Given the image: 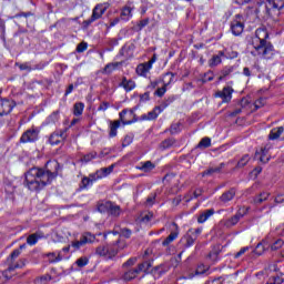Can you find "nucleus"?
<instances>
[{
  "label": "nucleus",
  "mask_w": 284,
  "mask_h": 284,
  "mask_svg": "<svg viewBox=\"0 0 284 284\" xmlns=\"http://www.w3.org/2000/svg\"><path fill=\"white\" fill-rule=\"evenodd\" d=\"M61 164L57 160H49L44 168L33 166L24 173V187L30 192H41L48 185H52V181L59 176Z\"/></svg>",
  "instance_id": "nucleus-1"
},
{
  "label": "nucleus",
  "mask_w": 284,
  "mask_h": 284,
  "mask_svg": "<svg viewBox=\"0 0 284 284\" xmlns=\"http://www.w3.org/2000/svg\"><path fill=\"white\" fill-rule=\"evenodd\" d=\"M270 39V32L265 26L256 29L255 37L252 40V45L257 54H261L263 59H272L274 57V44Z\"/></svg>",
  "instance_id": "nucleus-2"
},
{
  "label": "nucleus",
  "mask_w": 284,
  "mask_h": 284,
  "mask_svg": "<svg viewBox=\"0 0 284 284\" xmlns=\"http://www.w3.org/2000/svg\"><path fill=\"white\" fill-rule=\"evenodd\" d=\"M108 8H110L109 2L98 3L93 8L91 17L82 22L83 28L88 29L90 28V26H92V23H94V21H99V19H102L103 14L108 12Z\"/></svg>",
  "instance_id": "nucleus-3"
},
{
  "label": "nucleus",
  "mask_w": 284,
  "mask_h": 284,
  "mask_svg": "<svg viewBox=\"0 0 284 284\" xmlns=\"http://www.w3.org/2000/svg\"><path fill=\"white\" fill-rule=\"evenodd\" d=\"M98 212L101 214H111V216H121V206L112 201L98 203Z\"/></svg>",
  "instance_id": "nucleus-4"
},
{
  "label": "nucleus",
  "mask_w": 284,
  "mask_h": 284,
  "mask_svg": "<svg viewBox=\"0 0 284 284\" xmlns=\"http://www.w3.org/2000/svg\"><path fill=\"white\" fill-rule=\"evenodd\" d=\"M201 232H203V229H190L185 235L180 240V243L183 244L184 250H187V247H192L194 243H196V240L199 236H201Z\"/></svg>",
  "instance_id": "nucleus-5"
},
{
  "label": "nucleus",
  "mask_w": 284,
  "mask_h": 284,
  "mask_svg": "<svg viewBox=\"0 0 284 284\" xmlns=\"http://www.w3.org/2000/svg\"><path fill=\"white\" fill-rule=\"evenodd\" d=\"M231 32L234 37H241L245 30V18L243 14L237 13L230 23Z\"/></svg>",
  "instance_id": "nucleus-6"
},
{
  "label": "nucleus",
  "mask_w": 284,
  "mask_h": 284,
  "mask_svg": "<svg viewBox=\"0 0 284 284\" xmlns=\"http://www.w3.org/2000/svg\"><path fill=\"white\" fill-rule=\"evenodd\" d=\"M283 1L284 0H256L257 6H265V12L267 17H272V10L273 12H277L280 14L281 8H283Z\"/></svg>",
  "instance_id": "nucleus-7"
},
{
  "label": "nucleus",
  "mask_w": 284,
  "mask_h": 284,
  "mask_svg": "<svg viewBox=\"0 0 284 284\" xmlns=\"http://www.w3.org/2000/svg\"><path fill=\"white\" fill-rule=\"evenodd\" d=\"M69 130L70 128H64L53 131L49 135L48 143H50L51 145H60V143H65Z\"/></svg>",
  "instance_id": "nucleus-8"
},
{
  "label": "nucleus",
  "mask_w": 284,
  "mask_h": 284,
  "mask_svg": "<svg viewBox=\"0 0 284 284\" xmlns=\"http://www.w3.org/2000/svg\"><path fill=\"white\" fill-rule=\"evenodd\" d=\"M136 108L134 109H124L119 113L120 121L123 125H132V123H136L139 121V116L134 113Z\"/></svg>",
  "instance_id": "nucleus-9"
},
{
  "label": "nucleus",
  "mask_w": 284,
  "mask_h": 284,
  "mask_svg": "<svg viewBox=\"0 0 284 284\" xmlns=\"http://www.w3.org/2000/svg\"><path fill=\"white\" fill-rule=\"evenodd\" d=\"M94 241H97V235H94L90 232H85L80 236L79 241L75 240V241L71 242V247H73L74 252H77V250H81V247H83V245L94 243Z\"/></svg>",
  "instance_id": "nucleus-10"
},
{
  "label": "nucleus",
  "mask_w": 284,
  "mask_h": 284,
  "mask_svg": "<svg viewBox=\"0 0 284 284\" xmlns=\"http://www.w3.org/2000/svg\"><path fill=\"white\" fill-rule=\"evenodd\" d=\"M2 90L0 89V95ZM17 108V102L12 99L0 97V116H8Z\"/></svg>",
  "instance_id": "nucleus-11"
},
{
  "label": "nucleus",
  "mask_w": 284,
  "mask_h": 284,
  "mask_svg": "<svg viewBox=\"0 0 284 284\" xmlns=\"http://www.w3.org/2000/svg\"><path fill=\"white\" fill-rule=\"evenodd\" d=\"M39 129L32 126L22 133L19 143H37L39 141Z\"/></svg>",
  "instance_id": "nucleus-12"
},
{
  "label": "nucleus",
  "mask_w": 284,
  "mask_h": 284,
  "mask_svg": "<svg viewBox=\"0 0 284 284\" xmlns=\"http://www.w3.org/2000/svg\"><path fill=\"white\" fill-rule=\"evenodd\" d=\"M121 250H125V242H121V240L115 241L113 244H109L106 258H114Z\"/></svg>",
  "instance_id": "nucleus-13"
},
{
  "label": "nucleus",
  "mask_w": 284,
  "mask_h": 284,
  "mask_svg": "<svg viewBox=\"0 0 284 284\" xmlns=\"http://www.w3.org/2000/svg\"><path fill=\"white\" fill-rule=\"evenodd\" d=\"M101 176L99 175V171L89 174V176H83L80 183V190H87L90 185H93L94 182L99 181Z\"/></svg>",
  "instance_id": "nucleus-14"
},
{
  "label": "nucleus",
  "mask_w": 284,
  "mask_h": 284,
  "mask_svg": "<svg viewBox=\"0 0 284 284\" xmlns=\"http://www.w3.org/2000/svg\"><path fill=\"white\" fill-rule=\"evenodd\" d=\"M123 274L121 275L122 281L124 283H132L138 276L141 274L136 267L134 268H123Z\"/></svg>",
  "instance_id": "nucleus-15"
},
{
  "label": "nucleus",
  "mask_w": 284,
  "mask_h": 284,
  "mask_svg": "<svg viewBox=\"0 0 284 284\" xmlns=\"http://www.w3.org/2000/svg\"><path fill=\"white\" fill-rule=\"evenodd\" d=\"M260 163H263V165L270 163L272 156L270 155V149H266V146L262 148L260 151L255 152V158Z\"/></svg>",
  "instance_id": "nucleus-16"
},
{
  "label": "nucleus",
  "mask_w": 284,
  "mask_h": 284,
  "mask_svg": "<svg viewBox=\"0 0 284 284\" xmlns=\"http://www.w3.org/2000/svg\"><path fill=\"white\" fill-rule=\"evenodd\" d=\"M233 93L234 89L232 87H224L222 91L215 92V97L222 99L223 103H230Z\"/></svg>",
  "instance_id": "nucleus-17"
},
{
  "label": "nucleus",
  "mask_w": 284,
  "mask_h": 284,
  "mask_svg": "<svg viewBox=\"0 0 284 284\" xmlns=\"http://www.w3.org/2000/svg\"><path fill=\"white\" fill-rule=\"evenodd\" d=\"M168 77H170L168 82H164V85L162 88H159L155 90L154 95L155 97H163L165 94V92H168V85H170V83H172L174 81V77H176V74H174L173 72H166L164 74V79H168Z\"/></svg>",
  "instance_id": "nucleus-18"
},
{
  "label": "nucleus",
  "mask_w": 284,
  "mask_h": 284,
  "mask_svg": "<svg viewBox=\"0 0 284 284\" xmlns=\"http://www.w3.org/2000/svg\"><path fill=\"white\" fill-rule=\"evenodd\" d=\"M27 263H28L27 258H20L18 262L14 263V260L8 261V257H7L8 268L4 271V274H8V272H14V270H18V268L21 270L26 267Z\"/></svg>",
  "instance_id": "nucleus-19"
},
{
  "label": "nucleus",
  "mask_w": 284,
  "mask_h": 284,
  "mask_svg": "<svg viewBox=\"0 0 284 284\" xmlns=\"http://www.w3.org/2000/svg\"><path fill=\"white\" fill-rule=\"evenodd\" d=\"M173 227H175L174 231H172L169 236L162 242L163 247H168V245H170V243H174V241H176V239H179V225L176 224V222L172 223Z\"/></svg>",
  "instance_id": "nucleus-20"
},
{
  "label": "nucleus",
  "mask_w": 284,
  "mask_h": 284,
  "mask_svg": "<svg viewBox=\"0 0 284 284\" xmlns=\"http://www.w3.org/2000/svg\"><path fill=\"white\" fill-rule=\"evenodd\" d=\"M152 263H154V260H144L142 263H139L136 266L138 272L141 274H151L152 270Z\"/></svg>",
  "instance_id": "nucleus-21"
},
{
  "label": "nucleus",
  "mask_w": 284,
  "mask_h": 284,
  "mask_svg": "<svg viewBox=\"0 0 284 284\" xmlns=\"http://www.w3.org/2000/svg\"><path fill=\"white\" fill-rule=\"evenodd\" d=\"M119 87L123 88L125 90V92H132V90H134V88H136V82H134V80H132V79L128 80L126 77H123Z\"/></svg>",
  "instance_id": "nucleus-22"
},
{
  "label": "nucleus",
  "mask_w": 284,
  "mask_h": 284,
  "mask_svg": "<svg viewBox=\"0 0 284 284\" xmlns=\"http://www.w3.org/2000/svg\"><path fill=\"white\" fill-rule=\"evenodd\" d=\"M169 270H170V267L165 266V264H160V265L151 268V274H152V276H155V278H161V276H163V274L169 272Z\"/></svg>",
  "instance_id": "nucleus-23"
},
{
  "label": "nucleus",
  "mask_w": 284,
  "mask_h": 284,
  "mask_svg": "<svg viewBox=\"0 0 284 284\" xmlns=\"http://www.w3.org/2000/svg\"><path fill=\"white\" fill-rule=\"evenodd\" d=\"M244 215L245 214L241 213V211H237L235 215L225 221L224 225L226 227H234V225H236Z\"/></svg>",
  "instance_id": "nucleus-24"
},
{
  "label": "nucleus",
  "mask_w": 284,
  "mask_h": 284,
  "mask_svg": "<svg viewBox=\"0 0 284 284\" xmlns=\"http://www.w3.org/2000/svg\"><path fill=\"white\" fill-rule=\"evenodd\" d=\"M236 196V189L232 187L229 191H225L221 196L220 201L222 203H230Z\"/></svg>",
  "instance_id": "nucleus-25"
},
{
  "label": "nucleus",
  "mask_w": 284,
  "mask_h": 284,
  "mask_svg": "<svg viewBox=\"0 0 284 284\" xmlns=\"http://www.w3.org/2000/svg\"><path fill=\"white\" fill-rule=\"evenodd\" d=\"M215 213L216 211H214V209L202 211L197 216V223H205V221H207L211 216H214Z\"/></svg>",
  "instance_id": "nucleus-26"
},
{
  "label": "nucleus",
  "mask_w": 284,
  "mask_h": 284,
  "mask_svg": "<svg viewBox=\"0 0 284 284\" xmlns=\"http://www.w3.org/2000/svg\"><path fill=\"white\" fill-rule=\"evenodd\" d=\"M152 70V67L148 62L141 63L136 67L135 72L139 77H148V73Z\"/></svg>",
  "instance_id": "nucleus-27"
},
{
  "label": "nucleus",
  "mask_w": 284,
  "mask_h": 284,
  "mask_svg": "<svg viewBox=\"0 0 284 284\" xmlns=\"http://www.w3.org/2000/svg\"><path fill=\"white\" fill-rule=\"evenodd\" d=\"M223 168H225V163L222 162L220 166L210 168L202 172V176H212V174H221V170H223Z\"/></svg>",
  "instance_id": "nucleus-28"
},
{
  "label": "nucleus",
  "mask_w": 284,
  "mask_h": 284,
  "mask_svg": "<svg viewBox=\"0 0 284 284\" xmlns=\"http://www.w3.org/2000/svg\"><path fill=\"white\" fill-rule=\"evenodd\" d=\"M120 19L122 21H130L132 19V7L124 6L121 10Z\"/></svg>",
  "instance_id": "nucleus-29"
},
{
  "label": "nucleus",
  "mask_w": 284,
  "mask_h": 284,
  "mask_svg": "<svg viewBox=\"0 0 284 284\" xmlns=\"http://www.w3.org/2000/svg\"><path fill=\"white\" fill-rule=\"evenodd\" d=\"M283 132H284L283 126L272 129L268 134L270 141H276V139H281V134H283Z\"/></svg>",
  "instance_id": "nucleus-30"
},
{
  "label": "nucleus",
  "mask_w": 284,
  "mask_h": 284,
  "mask_svg": "<svg viewBox=\"0 0 284 284\" xmlns=\"http://www.w3.org/2000/svg\"><path fill=\"white\" fill-rule=\"evenodd\" d=\"M119 128H121V120L110 121L109 136L111 139H114V136H116V130H119Z\"/></svg>",
  "instance_id": "nucleus-31"
},
{
  "label": "nucleus",
  "mask_w": 284,
  "mask_h": 284,
  "mask_svg": "<svg viewBox=\"0 0 284 284\" xmlns=\"http://www.w3.org/2000/svg\"><path fill=\"white\" fill-rule=\"evenodd\" d=\"M44 256L49 258V263H60V261H63V255H61V252H59L58 255L54 252L47 253Z\"/></svg>",
  "instance_id": "nucleus-32"
},
{
  "label": "nucleus",
  "mask_w": 284,
  "mask_h": 284,
  "mask_svg": "<svg viewBox=\"0 0 284 284\" xmlns=\"http://www.w3.org/2000/svg\"><path fill=\"white\" fill-rule=\"evenodd\" d=\"M175 143L176 139L174 138L165 139L160 143V150H170V148H173Z\"/></svg>",
  "instance_id": "nucleus-33"
},
{
  "label": "nucleus",
  "mask_w": 284,
  "mask_h": 284,
  "mask_svg": "<svg viewBox=\"0 0 284 284\" xmlns=\"http://www.w3.org/2000/svg\"><path fill=\"white\" fill-rule=\"evenodd\" d=\"M156 168V164H154L152 161H146L141 163V166L138 168V170H141V172H152Z\"/></svg>",
  "instance_id": "nucleus-34"
},
{
  "label": "nucleus",
  "mask_w": 284,
  "mask_h": 284,
  "mask_svg": "<svg viewBox=\"0 0 284 284\" xmlns=\"http://www.w3.org/2000/svg\"><path fill=\"white\" fill-rule=\"evenodd\" d=\"M161 112H163L161 106H154V109L148 113L149 121H156Z\"/></svg>",
  "instance_id": "nucleus-35"
},
{
  "label": "nucleus",
  "mask_w": 284,
  "mask_h": 284,
  "mask_svg": "<svg viewBox=\"0 0 284 284\" xmlns=\"http://www.w3.org/2000/svg\"><path fill=\"white\" fill-rule=\"evenodd\" d=\"M26 247H27L26 244H21L19 248L13 250L10 256L8 257V261H17V258L21 256V251L26 250Z\"/></svg>",
  "instance_id": "nucleus-36"
},
{
  "label": "nucleus",
  "mask_w": 284,
  "mask_h": 284,
  "mask_svg": "<svg viewBox=\"0 0 284 284\" xmlns=\"http://www.w3.org/2000/svg\"><path fill=\"white\" fill-rule=\"evenodd\" d=\"M114 165L115 164H111L109 168H102L98 170L100 179H105V176H109V174H112V172H114Z\"/></svg>",
  "instance_id": "nucleus-37"
},
{
  "label": "nucleus",
  "mask_w": 284,
  "mask_h": 284,
  "mask_svg": "<svg viewBox=\"0 0 284 284\" xmlns=\"http://www.w3.org/2000/svg\"><path fill=\"white\" fill-rule=\"evenodd\" d=\"M234 72V67H224L220 71V77L217 78V81H223L226 77H230V74Z\"/></svg>",
  "instance_id": "nucleus-38"
},
{
  "label": "nucleus",
  "mask_w": 284,
  "mask_h": 284,
  "mask_svg": "<svg viewBox=\"0 0 284 284\" xmlns=\"http://www.w3.org/2000/svg\"><path fill=\"white\" fill-rule=\"evenodd\" d=\"M39 239H43V235H41L39 233L30 234L27 237V243H28V245H37V243H39Z\"/></svg>",
  "instance_id": "nucleus-39"
},
{
  "label": "nucleus",
  "mask_w": 284,
  "mask_h": 284,
  "mask_svg": "<svg viewBox=\"0 0 284 284\" xmlns=\"http://www.w3.org/2000/svg\"><path fill=\"white\" fill-rule=\"evenodd\" d=\"M85 109V104L83 102H77L73 105V114L74 116H81L83 114V110Z\"/></svg>",
  "instance_id": "nucleus-40"
},
{
  "label": "nucleus",
  "mask_w": 284,
  "mask_h": 284,
  "mask_svg": "<svg viewBox=\"0 0 284 284\" xmlns=\"http://www.w3.org/2000/svg\"><path fill=\"white\" fill-rule=\"evenodd\" d=\"M97 156H99L97 151H92L90 153L84 154L80 159V161H81V163H90V161H94V159H97Z\"/></svg>",
  "instance_id": "nucleus-41"
},
{
  "label": "nucleus",
  "mask_w": 284,
  "mask_h": 284,
  "mask_svg": "<svg viewBox=\"0 0 284 284\" xmlns=\"http://www.w3.org/2000/svg\"><path fill=\"white\" fill-rule=\"evenodd\" d=\"M138 261L139 257H130L126 262L122 264V270H132L134 265H136Z\"/></svg>",
  "instance_id": "nucleus-42"
},
{
  "label": "nucleus",
  "mask_w": 284,
  "mask_h": 284,
  "mask_svg": "<svg viewBox=\"0 0 284 284\" xmlns=\"http://www.w3.org/2000/svg\"><path fill=\"white\" fill-rule=\"evenodd\" d=\"M267 199H270V193L262 192L257 196L254 197V203L256 205H261V203H264V201H267Z\"/></svg>",
  "instance_id": "nucleus-43"
},
{
  "label": "nucleus",
  "mask_w": 284,
  "mask_h": 284,
  "mask_svg": "<svg viewBox=\"0 0 284 284\" xmlns=\"http://www.w3.org/2000/svg\"><path fill=\"white\" fill-rule=\"evenodd\" d=\"M247 163H250V154H244L240 161L236 164V170H241L242 168H245V165H247Z\"/></svg>",
  "instance_id": "nucleus-44"
},
{
  "label": "nucleus",
  "mask_w": 284,
  "mask_h": 284,
  "mask_svg": "<svg viewBox=\"0 0 284 284\" xmlns=\"http://www.w3.org/2000/svg\"><path fill=\"white\" fill-rule=\"evenodd\" d=\"M176 99H179V97H176V95H170V97H168V99H165V100L162 102V104L160 105V108H162V111H164L165 108H168L169 105H172V103H173L174 101H176Z\"/></svg>",
  "instance_id": "nucleus-45"
},
{
  "label": "nucleus",
  "mask_w": 284,
  "mask_h": 284,
  "mask_svg": "<svg viewBox=\"0 0 284 284\" xmlns=\"http://www.w3.org/2000/svg\"><path fill=\"white\" fill-rule=\"evenodd\" d=\"M164 132H170V134H179L181 132V123H173Z\"/></svg>",
  "instance_id": "nucleus-46"
},
{
  "label": "nucleus",
  "mask_w": 284,
  "mask_h": 284,
  "mask_svg": "<svg viewBox=\"0 0 284 284\" xmlns=\"http://www.w3.org/2000/svg\"><path fill=\"white\" fill-rule=\"evenodd\" d=\"M223 60L221 59V55H213L212 59L209 61V65L211 68H216V65H221Z\"/></svg>",
  "instance_id": "nucleus-47"
},
{
  "label": "nucleus",
  "mask_w": 284,
  "mask_h": 284,
  "mask_svg": "<svg viewBox=\"0 0 284 284\" xmlns=\"http://www.w3.org/2000/svg\"><path fill=\"white\" fill-rule=\"evenodd\" d=\"M98 256H105L108 258V245H100L95 248Z\"/></svg>",
  "instance_id": "nucleus-48"
},
{
  "label": "nucleus",
  "mask_w": 284,
  "mask_h": 284,
  "mask_svg": "<svg viewBox=\"0 0 284 284\" xmlns=\"http://www.w3.org/2000/svg\"><path fill=\"white\" fill-rule=\"evenodd\" d=\"M212 146V139L210 138H203L199 144H197V148H203V149H207V148H211Z\"/></svg>",
  "instance_id": "nucleus-49"
},
{
  "label": "nucleus",
  "mask_w": 284,
  "mask_h": 284,
  "mask_svg": "<svg viewBox=\"0 0 284 284\" xmlns=\"http://www.w3.org/2000/svg\"><path fill=\"white\" fill-rule=\"evenodd\" d=\"M149 23H150V18L140 20L135 27L136 32H141V30H143V28H145V26H149Z\"/></svg>",
  "instance_id": "nucleus-50"
},
{
  "label": "nucleus",
  "mask_w": 284,
  "mask_h": 284,
  "mask_svg": "<svg viewBox=\"0 0 284 284\" xmlns=\"http://www.w3.org/2000/svg\"><path fill=\"white\" fill-rule=\"evenodd\" d=\"M116 68H119V62H115V63H108V64L104 67V72H105V74H112V71H113V70H116Z\"/></svg>",
  "instance_id": "nucleus-51"
},
{
  "label": "nucleus",
  "mask_w": 284,
  "mask_h": 284,
  "mask_svg": "<svg viewBox=\"0 0 284 284\" xmlns=\"http://www.w3.org/2000/svg\"><path fill=\"white\" fill-rule=\"evenodd\" d=\"M16 65L21 71L32 72V68L30 67V62H24V63L17 62Z\"/></svg>",
  "instance_id": "nucleus-52"
},
{
  "label": "nucleus",
  "mask_w": 284,
  "mask_h": 284,
  "mask_svg": "<svg viewBox=\"0 0 284 284\" xmlns=\"http://www.w3.org/2000/svg\"><path fill=\"white\" fill-rule=\"evenodd\" d=\"M88 263H90V260L87 256H82L75 261V265H78V267H85Z\"/></svg>",
  "instance_id": "nucleus-53"
},
{
  "label": "nucleus",
  "mask_w": 284,
  "mask_h": 284,
  "mask_svg": "<svg viewBox=\"0 0 284 284\" xmlns=\"http://www.w3.org/2000/svg\"><path fill=\"white\" fill-rule=\"evenodd\" d=\"M207 270H210V267L205 266L204 264H200V265H197V267L195 270V274H196V276H199L201 274H205L207 272Z\"/></svg>",
  "instance_id": "nucleus-54"
},
{
  "label": "nucleus",
  "mask_w": 284,
  "mask_h": 284,
  "mask_svg": "<svg viewBox=\"0 0 284 284\" xmlns=\"http://www.w3.org/2000/svg\"><path fill=\"white\" fill-rule=\"evenodd\" d=\"M282 245H284V242L282 239H278L271 245V250L276 252V250H281Z\"/></svg>",
  "instance_id": "nucleus-55"
},
{
  "label": "nucleus",
  "mask_w": 284,
  "mask_h": 284,
  "mask_svg": "<svg viewBox=\"0 0 284 284\" xmlns=\"http://www.w3.org/2000/svg\"><path fill=\"white\" fill-rule=\"evenodd\" d=\"M132 141H134V135H125L122 141V148H128V145H131Z\"/></svg>",
  "instance_id": "nucleus-56"
},
{
  "label": "nucleus",
  "mask_w": 284,
  "mask_h": 284,
  "mask_svg": "<svg viewBox=\"0 0 284 284\" xmlns=\"http://www.w3.org/2000/svg\"><path fill=\"white\" fill-rule=\"evenodd\" d=\"M120 234L124 239H130L132 236V230H130L128 227H123V229L120 230Z\"/></svg>",
  "instance_id": "nucleus-57"
},
{
  "label": "nucleus",
  "mask_w": 284,
  "mask_h": 284,
  "mask_svg": "<svg viewBox=\"0 0 284 284\" xmlns=\"http://www.w3.org/2000/svg\"><path fill=\"white\" fill-rule=\"evenodd\" d=\"M265 252V246L263 245V243H258L254 250V254H256L257 256L263 255V253Z\"/></svg>",
  "instance_id": "nucleus-58"
},
{
  "label": "nucleus",
  "mask_w": 284,
  "mask_h": 284,
  "mask_svg": "<svg viewBox=\"0 0 284 284\" xmlns=\"http://www.w3.org/2000/svg\"><path fill=\"white\" fill-rule=\"evenodd\" d=\"M152 219H154V213L149 212L144 216H142L141 221H142V223H150V221H152Z\"/></svg>",
  "instance_id": "nucleus-59"
},
{
  "label": "nucleus",
  "mask_w": 284,
  "mask_h": 284,
  "mask_svg": "<svg viewBox=\"0 0 284 284\" xmlns=\"http://www.w3.org/2000/svg\"><path fill=\"white\" fill-rule=\"evenodd\" d=\"M176 176V174L174 173H166L164 175V178L162 179L163 183H170L172 181V179H174Z\"/></svg>",
  "instance_id": "nucleus-60"
},
{
  "label": "nucleus",
  "mask_w": 284,
  "mask_h": 284,
  "mask_svg": "<svg viewBox=\"0 0 284 284\" xmlns=\"http://www.w3.org/2000/svg\"><path fill=\"white\" fill-rule=\"evenodd\" d=\"M85 50H88V42H81L78 44L77 52L81 53L85 52Z\"/></svg>",
  "instance_id": "nucleus-61"
},
{
  "label": "nucleus",
  "mask_w": 284,
  "mask_h": 284,
  "mask_svg": "<svg viewBox=\"0 0 284 284\" xmlns=\"http://www.w3.org/2000/svg\"><path fill=\"white\" fill-rule=\"evenodd\" d=\"M146 101H150V91L140 94V103H146Z\"/></svg>",
  "instance_id": "nucleus-62"
},
{
  "label": "nucleus",
  "mask_w": 284,
  "mask_h": 284,
  "mask_svg": "<svg viewBox=\"0 0 284 284\" xmlns=\"http://www.w3.org/2000/svg\"><path fill=\"white\" fill-rule=\"evenodd\" d=\"M156 201V193H153L146 197V205H154Z\"/></svg>",
  "instance_id": "nucleus-63"
},
{
  "label": "nucleus",
  "mask_w": 284,
  "mask_h": 284,
  "mask_svg": "<svg viewBox=\"0 0 284 284\" xmlns=\"http://www.w3.org/2000/svg\"><path fill=\"white\" fill-rule=\"evenodd\" d=\"M282 283H283V278H281L280 276H274L270 278V281L266 284H282Z\"/></svg>",
  "instance_id": "nucleus-64"
}]
</instances>
